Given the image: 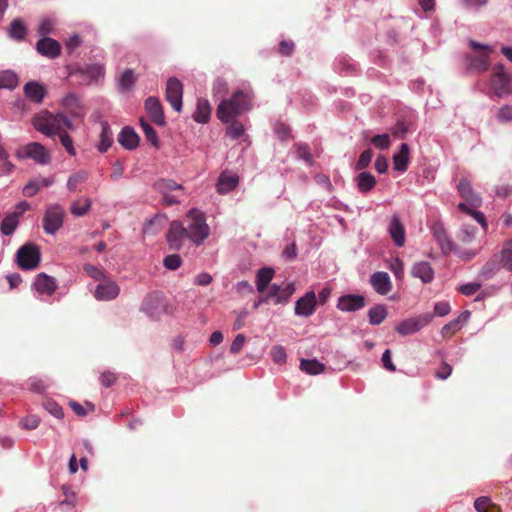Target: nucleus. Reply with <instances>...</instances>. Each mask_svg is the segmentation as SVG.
I'll use <instances>...</instances> for the list:
<instances>
[{
    "instance_id": "f257e3e1",
    "label": "nucleus",
    "mask_w": 512,
    "mask_h": 512,
    "mask_svg": "<svg viewBox=\"0 0 512 512\" xmlns=\"http://www.w3.org/2000/svg\"><path fill=\"white\" fill-rule=\"evenodd\" d=\"M250 109L249 97L242 91L235 92L230 99L223 100L217 107V117L223 123H229L244 111Z\"/></svg>"
},
{
    "instance_id": "f03ea898",
    "label": "nucleus",
    "mask_w": 512,
    "mask_h": 512,
    "mask_svg": "<svg viewBox=\"0 0 512 512\" xmlns=\"http://www.w3.org/2000/svg\"><path fill=\"white\" fill-rule=\"evenodd\" d=\"M34 128L48 136H52L55 131L73 129V125L63 114L53 115L48 111H42L38 115H34Z\"/></svg>"
},
{
    "instance_id": "7ed1b4c3",
    "label": "nucleus",
    "mask_w": 512,
    "mask_h": 512,
    "mask_svg": "<svg viewBox=\"0 0 512 512\" xmlns=\"http://www.w3.org/2000/svg\"><path fill=\"white\" fill-rule=\"evenodd\" d=\"M185 222L189 240L196 245L202 244L209 236V226L206 224L205 215L197 209H191L186 215Z\"/></svg>"
},
{
    "instance_id": "20e7f679",
    "label": "nucleus",
    "mask_w": 512,
    "mask_h": 512,
    "mask_svg": "<svg viewBox=\"0 0 512 512\" xmlns=\"http://www.w3.org/2000/svg\"><path fill=\"white\" fill-rule=\"evenodd\" d=\"M433 235L445 255L453 252L463 260H471L477 254V250L461 249L456 244H454L441 224H436L433 226Z\"/></svg>"
},
{
    "instance_id": "39448f33",
    "label": "nucleus",
    "mask_w": 512,
    "mask_h": 512,
    "mask_svg": "<svg viewBox=\"0 0 512 512\" xmlns=\"http://www.w3.org/2000/svg\"><path fill=\"white\" fill-rule=\"evenodd\" d=\"M490 84L493 92L498 97H504L512 93L510 77L505 72L504 66L502 64H497L494 66V72L491 76Z\"/></svg>"
},
{
    "instance_id": "423d86ee",
    "label": "nucleus",
    "mask_w": 512,
    "mask_h": 512,
    "mask_svg": "<svg viewBox=\"0 0 512 512\" xmlns=\"http://www.w3.org/2000/svg\"><path fill=\"white\" fill-rule=\"evenodd\" d=\"M169 248L180 250L186 239H189L188 229L181 221H172L166 235Z\"/></svg>"
},
{
    "instance_id": "0eeeda50",
    "label": "nucleus",
    "mask_w": 512,
    "mask_h": 512,
    "mask_svg": "<svg viewBox=\"0 0 512 512\" xmlns=\"http://www.w3.org/2000/svg\"><path fill=\"white\" fill-rule=\"evenodd\" d=\"M432 314L424 313L414 318H409L399 323L395 330L401 335H409L418 332L432 321Z\"/></svg>"
},
{
    "instance_id": "6e6552de",
    "label": "nucleus",
    "mask_w": 512,
    "mask_h": 512,
    "mask_svg": "<svg viewBox=\"0 0 512 512\" xmlns=\"http://www.w3.org/2000/svg\"><path fill=\"white\" fill-rule=\"evenodd\" d=\"M64 211L58 206L49 207L43 217V228L46 233L54 234L63 224Z\"/></svg>"
},
{
    "instance_id": "1a4fd4ad",
    "label": "nucleus",
    "mask_w": 512,
    "mask_h": 512,
    "mask_svg": "<svg viewBox=\"0 0 512 512\" xmlns=\"http://www.w3.org/2000/svg\"><path fill=\"white\" fill-rule=\"evenodd\" d=\"M165 95L173 109L180 112L182 109L183 85L177 78L171 77L168 79Z\"/></svg>"
},
{
    "instance_id": "9d476101",
    "label": "nucleus",
    "mask_w": 512,
    "mask_h": 512,
    "mask_svg": "<svg viewBox=\"0 0 512 512\" xmlns=\"http://www.w3.org/2000/svg\"><path fill=\"white\" fill-rule=\"evenodd\" d=\"M120 292L118 284L111 279L104 278L96 286L94 297L100 301H109L115 299Z\"/></svg>"
},
{
    "instance_id": "9b49d317",
    "label": "nucleus",
    "mask_w": 512,
    "mask_h": 512,
    "mask_svg": "<svg viewBox=\"0 0 512 512\" xmlns=\"http://www.w3.org/2000/svg\"><path fill=\"white\" fill-rule=\"evenodd\" d=\"M36 50L42 56L55 59L61 54V45L58 41L50 37H42L36 43Z\"/></svg>"
},
{
    "instance_id": "f8f14e48",
    "label": "nucleus",
    "mask_w": 512,
    "mask_h": 512,
    "mask_svg": "<svg viewBox=\"0 0 512 512\" xmlns=\"http://www.w3.org/2000/svg\"><path fill=\"white\" fill-rule=\"evenodd\" d=\"M316 295L313 291H308L303 297L297 300L295 305V314L298 316L309 317L316 309Z\"/></svg>"
},
{
    "instance_id": "ddd939ff",
    "label": "nucleus",
    "mask_w": 512,
    "mask_h": 512,
    "mask_svg": "<svg viewBox=\"0 0 512 512\" xmlns=\"http://www.w3.org/2000/svg\"><path fill=\"white\" fill-rule=\"evenodd\" d=\"M145 109L150 119L159 126L165 125V117L162 105L157 97H148L145 101Z\"/></svg>"
},
{
    "instance_id": "4468645a",
    "label": "nucleus",
    "mask_w": 512,
    "mask_h": 512,
    "mask_svg": "<svg viewBox=\"0 0 512 512\" xmlns=\"http://www.w3.org/2000/svg\"><path fill=\"white\" fill-rule=\"evenodd\" d=\"M388 232L391 236L394 244L397 247H403L405 245L406 237H405V228L402 224L398 215H393L391 217Z\"/></svg>"
},
{
    "instance_id": "2eb2a0df",
    "label": "nucleus",
    "mask_w": 512,
    "mask_h": 512,
    "mask_svg": "<svg viewBox=\"0 0 512 512\" xmlns=\"http://www.w3.org/2000/svg\"><path fill=\"white\" fill-rule=\"evenodd\" d=\"M34 289L40 294L50 296L57 289L56 279L46 273H39L34 280Z\"/></svg>"
},
{
    "instance_id": "dca6fc26",
    "label": "nucleus",
    "mask_w": 512,
    "mask_h": 512,
    "mask_svg": "<svg viewBox=\"0 0 512 512\" xmlns=\"http://www.w3.org/2000/svg\"><path fill=\"white\" fill-rule=\"evenodd\" d=\"M365 306V299L361 295L348 294L338 299L337 308L341 311H357Z\"/></svg>"
},
{
    "instance_id": "f3484780",
    "label": "nucleus",
    "mask_w": 512,
    "mask_h": 512,
    "mask_svg": "<svg viewBox=\"0 0 512 512\" xmlns=\"http://www.w3.org/2000/svg\"><path fill=\"white\" fill-rule=\"evenodd\" d=\"M239 184V177L231 172L224 171L220 174L216 189L220 194H227L235 189Z\"/></svg>"
},
{
    "instance_id": "a211bd4d",
    "label": "nucleus",
    "mask_w": 512,
    "mask_h": 512,
    "mask_svg": "<svg viewBox=\"0 0 512 512\" xmlns=\"http://www.w3.org/2000/svg\"><path fill=\"white\" fill-rule=\"evenodd\" d=\"M370 283L380 295H387L392 289L390 277L386 272H375L371 276Z\"/></svg>"
},
{
    "instance_id": "6ab92c4d",
    "label": "nucleus",
    "mask_w": 512,
    "mask_h": 512,
    "mask_svg": "<svg viewBox=\"0 0 512 512\" xmlns=\"http://www.w3.org/2000/svg\"><path fill=\"white\" fill-rule=\"evenodd\" d=\"M16 263L22 270H32V242H26L16 253Z\"/></svg>"
},
{
    "instance_id": "aec40b11",
    "label": "nucleus",
    "mask_w": 512,
    "mask_h": 512,
    "mask_svg": "<svg viewBox=\"0 0 512 512\" xmlns=\"http://www.w3.org/2000/svg\"><path fill=\"white\" fill-rule=\"evenodd\" d=\"M164 307L162 296L156 292L149 294L143 302V308L152 316L158 315Z\"/></svg>"
},
{
    "instance_id": "412c9836",
    "label": "nucleus",
    "mask_w": 512,
    "mask_h": 512,
    "mask_svg": "<svg viewBox=\"0 0 512 512\" xmlns=\"http://www.w3.org/2000/svg\"><path fill=\"white\" fill-rule=\"evenodd\" d=\"M465 59L469 69L480 73L487 71L490 66L488 53H483L480 55H467Z\"/></svg>"
},
{
    "instance_id": "4be33fe9",
    "label": "nucleus",
    "mask_w": 512,
    "mask_h": 512,
    "mask_svg": "<svg viewBox=\"0 0 512 512\" xmlns=\"http://www.w3.org/2000/svg\"><path fill=\"white\" fill-rule=\"evenodd\" d=\"M460 196L471 206H479L481 199L473 192L470 182L467 179H461L457 185Z\"/></svg>"
},
{
    "instance_id": "5701e85b",
    "label": "nucleus",
    "mask_w": 512,
    "mask_h": 512,
    "mask_svg": "<svg viewBox=\"0 0 512 512\" xmlns=\"http://www.w3.org/2000/svg\"><path fill=\"white\" fill-rule=\"evenodd\" d=\"M118 142L128 150L135 149L139 144V136L131 127H124L118 136Z\"/></svg>"
},
{
    "instance_id": "b1692460",
    "label": "nucleus",
    "mask_w": 512,
    "mask_h": 512,
    "mask_svg": "<svg viewBox=\"0 0 512 512\" xmlns=\"http://www.w3.org/2000/svg\"><path fill=\"white\" fill-rule=\"evenodd\" d=\"M62 104L65 107V109H67L68 112L74 117L80 118L83 117L85 114V110L80 102V99L74 94L67 95L63 99Z\"/></svg>"
},
{
    "instance_id": "393cba45",
    "label": "nucleus",
    "mask_w": 512,
    "mask_h": 512,
    "mask_svg": "<svg viewBox=\"0 0 512 512\" xmlns=\"http://www.w3.org/2000/svg\"><path fill=\"white\" fill-rule=\"evenodd\" d=\"M412 275L420 278L423 283H430L434 278V271L428 262L416 263L412 268Z\"/></svg>"
},
{
    "instance_id": "a878e982",
    "label": "nucleus",
    "mask_w": 512,
    "mask_h": 512,
    "mask_svg": "<svg viewBox=\"0 0 512 512\" xmlns=\"http://www.w3.org/2000/svg\"><path fill=\"white\" fill-rule=\"evenodd\" d=\"M469 318V312L462 313L457 319H454L444 325L441 329V334L444 338H450L458 330L461 329L462 324L465 323Z\"/></svg>"
},
{
    "instance_id": "bb28decb",
    "label": "nucleus",
    "mask_w": 512,
    "mask_h": 512,
    "mask_svg": "<svg viewBox=\"0 0 512 512\" xmlns=\"http://www.w3.org/2000/svg\"><path fill=\"white\" fill-rule=\"evenodd\" d=\"M409 146L406 143L401 145L400 151L394 155L393 164L394 169L399 172H404L407 170L408 160H409Z\"/></svg>"
},
{
    "instance_id": "cd10ccee",
    "label": "nucleus",
    "mask_w": 512,
    "mask_h": 512,
    "mask_svg": "<svg viewBox=\"0 0 512 512\" xmlns=\"http://www.w3.org/2000/svg\"><path fill=\"white\" fill-rule=\"evenodd\" d=\"M274 270L270 267L260 268L256 275V286L259 292H264L270 281L273 279Z\"/></svg>"
},
{
    "instance_id": "c85d7f7f",
    "label": "nucleus",
    "mask_w": 512,
    "mask_h": 512,
    "mask_svg": "<svg viewBox=\"0 0 512 512\" xmlns=\"http://www.w3.org/2000/svg\"><path fill=\"white\" fill-rule=\"evenodd\" d=\"M357 188L361 193L371 191L376 185V179L370 172H361L357 178Z\"/></svg>"
},
{
    "instance_id": "c756f323",
    "label": "nucleus",
    "mask_w": 512,
    "mask_h": 512,
    "mask_svg": "<svg viewBox=\"0 0 512 512\" xmlns=\"http://www.w3.org/2000/svg\"><path fill=\"white\" fill-rule=\"evenodd\" d=\"M211 115V107L207 100L199 99L197 102L196 112L194 113V120L198 123L208 122Z\"/></svg>"
},
{
    "instance_id": "7c9ffc66",
    "label": "nucleus",
    "mask_w": 512,
    "mask_h": 512,
    "mask_svg": "<svg viewBox=\"0 0 512 512\" xmlns=\"http://www.w3.org/2000/svg\"><path fill=\"white\" fill-rule=\"evenodd\" d=\"M477 228L468 224H463L457 232L456 239L458 242L468 245L476 238Z\"/></svg>"
},
{
    "instance_id": "2f4dec72",
    "label": "nucleus",
    "mask_w": 512,
    "mask_h": 512,
    "mask_svg": "<svg viewBox=\"0 0 512 512\" xmlns=\"http://www.w3.org/2000/svg\"><path fill=\"white\" fill-rule=\"evenodd\" d=\"M154 189L161 194H169L176 191H182L183 187L170 179H160L153 185Z\"/></svg>"
},
{
    "instance_id": "473e14b6",
    "label": "nucleus",
    "mask_w": 512,
    "mask_h": 512,
    "mask_svg": "<svg viewBox=\"0 0 512 512\" xmlns=\"http://www.w3.org/2000/svg\"><path fill=\"white\" fill-rule=\"evenodd\" d=\"M477 512H502L501 507L491 501L489 497H478L474 502Z\"/></svg>"
},
{
    "instance_id": "72a5a7b5",
    "label": "nucleus",
    "mask_w": 512,
    "mask_h": 512,
    "mask_svg": "<svg viewBox=\"0 0 512 512\" xmlns=\"http://www.w3.org/2000/svg\"><path fill=\"white\" fill-rule=\"evenodd\" d=\"M300 369L309 375H317L323 372L324 365L316 359H302Z\"/></svg>"
},
{
    "instance_id": "f704fd0d",
    "label": "nucleus",
    "mask_w": 512,
    "mask_h": 512,
    "mask_svg": "<svg viewBox=\"0 0 512 512\" xmlns=\"http://www.w3.org/2000/svg\"><path fill=\"white\" fill-rule=\"evenodd\" d=\"M101 126H102L101 135H100L101 141L98 146V149L100 152H106L108 150V148L113 143V134H112V131H111L109 125L106 122H103L101 124Z\"/></svg>"
},
{
    "instance_id": "c9c22d12",
    "label": "nucleus",
    "mask_w": 512,
    "mask_h": 512,
    "mask_svg": "<svg viewBox=\"0 0 512 512\" xmlns=\"http://www.w3.org/2000/svg\"><path fill=\"white\" fill-rule=\"evenodd\" d=\"M369 322L372 325L381 324L387 317V310L384 305H377L368 311Z\"/></svg>"
},
{
    "instance_id": "e433bc0d",
    "label": "nucleus",
    "mask_w": 512,
    "mask_h": 512,
    "mask_svg": "<svg viewBox=\"0 0 512 512\" xmlns=\"http://www.w3.org/2000/svg\"><path fill=\"white\" fill-rule=\"evenodd\" d=\"M500 263L502 267L512 272V239L501 250Z\"/></svg>"
},
{
    "instance_id": "4c0bfd02",
    "label": "nucleus",
    "mask_w": 512,
    "mask_h": 512,
    "mask_svg": "<svg viewBox=\"0 0 512 512\" xmlns=\"http://www.w3.org/2000/svg\"><path fill=\"white\" fill-rule=\"evenodd\" d=\"M18 225L17 214H8L1 222V232L9 236L11 235Z\"/></svg>"
},
{
    "instance_id": "58836bf2",
    "label": "nucleus",
    "mask_w": 512,
    "mask_h": 512,
    "mask_svg": "<svg viewBox=\"0 0 512 512\" xmlns=\"http://www.w3.org/2000/svg\"><path fill=\"white\" fill-rule=\"evenodd\" d=\"M91 206V200L89 198H81L76 200L71 206V213L75 216L85 215Z\"/></svg>"
},
{
    "instance_id": "ea45409f",
    "label": "nucleus",
    "mask_w": 512,
    "mask_h": 512,
    "mask_svg": "<svg viewBox=\"0 0 512 512\" xmlns=\"http://www.w3.org/2000/svg\"><path fill=\"white\" fill-rule=\"evenodd\" d=\"M51 160L49 151L41 144L34 142V161L42 165L48 164Z\"/></svg>"
},
{
    "instance_id": "a19ab883",
    "label": "nucleus",
    "mask_w": 512,
    "mask_h": 512,
    "mask_svg": "<svg viewBox=\"0 0 512 512\" xmlns=\"http://www.w3.org/2000/svg\"><path fill=\"white\" fill-rule=\"evenodd\" d=\"M18 85V77L12 71L0 74V88L14 89Z\"/></svg>"
},
{
    "instance_id": "79ce46f5",
    "label": "nucleus",
    "mask_w": 512,
    "mask_h": 512,
    "mask_svg": "<svg viewBox=\"0 0 512 512\" xmlns=\"http://www.w3.org/2000/svg\"><path fill=\"white\" fill-rule=\"evenodd\" d=\"M27 29L21 20L15 19L9 29V36L16 40H22L26 35Z\"/></svg>"
},
{
    "instance_id": "37998d69",
    "label": "nucleus",
    "mask_w": 512,
    "mask_h": 512,
    "mask_svg": "<svg viewBox=\"0 0 512 512\" xmlns=\"http://www.w3.org/2000/svg\"><path fill=\"white\" fill-rule=\"evenodd\" d=\"M52 135H57L59 137L62 146L66 149L69 155L74 156L76 154L72 138L67 134V131H55Z\"/></svg>"
},
{
    "instance_id": "c03bdc74",
    "label": "nucleus",
    "mask_w": 512,
    "mask_h": 512,
    "mask_svg": "<svg viewBox=\"0 0 512 512\" xmlns=\"http://www.w3.org/2000/svg\"><path fill=\"white\" fill-rule=\"evenodd\" d=\"M141 127L147 141L150 142L153 146L158 147L159 140L154 128L144 120H141Z\"/></svg>"
},
{
    "instance_id": "a18cd8bd",
    "label": "nucleus",
    "mask_w": 512,
    "mask_h": 512,
    "mask_svg": "<svg viewBox=\"0 0 512 512\" xmlns=\"http://www.w3.org/2000/svg\"><path fill=\"white\" fill-rule=\"evenodd\" d=\"M226 134L232 139H238L244 134V126L242 123L232 120L229 122Z\"/></svg>"
},
{
    "instance_id": "49530a36",
    "label": "nucleus",
    "mask_w": 512,
    "mask_h": 512,
    "mask_svg": "<svg viewBox=\"0 0 512 512\" xmlns=\"http://www.w3.org/2000/svg\"><path fill=\"white\" fill-rule=\"evenodd\" d=\"M87 173L84 171H79L73 174L67 182V187L70 191H75L78 188V185L84 183L87 180Z\"/></svg>"
},
{
    "instance_id": "de8ad7c7",
    "label": "nucleus",
    "mask_w": 512,
    "mask_h": 512,
    "mask_svg": "<svg viewBox=\"0 0 512 512\" xmlns=\"http://www.w3.org/2000/svg\"><path fill=\"white\" fill-rule=\"evenodd\" d=\"M458 208L471 215L477 222H479L484 228L487 227V223H486V220H485V216L483 213L479 212V211H476V210H473L471 208L468 207V205L466 203H460L458 205Z\"/></svg>"
},
{
    "instance_id": "09e8293b",
    "label": "nucleus",
    "mask_w": 512,
    "mask_h": 512,
    "mask_svg": "<svg viewBox=\"0 0 512 512\" xmlns=\"http://www.w3.org/2000/svg\"><path fill=\"white\" fill-rule=\"evenodd\" d=\"M136 78L134 76L133 70L127 69L123 72L120 78V88L122 90H129L135 83Z\"/></svg>"
},
{
    "instance_id": "8fccbe9b",
    "label": "nucleus",
    "mask_w": 512,
    "mask_h": 512,
    "mask_svg": "<svg viewBox=\"0 0 512 512\" xmlns=\"http://www.w3.org/2000/svg\"><path fill=\"white\" fill-rule=\"evenodd\" d=\"M270 355L276 364L281 365L286 362V351L284 347L280 345L273 346L270 350Z\"/></svg>"
},
{
    "instance_id": "3c124183",
    "label": "nucleus",
    "mask_w": 512,
    "mask_h": 512,
    "mask_svg": "<svg viewBox=\"0 0 512 512\" xmlns=\"http://www.w3.org/2000/svg\"><path fill=\"white\" fill-rule=\"evenodd\" d=\"M295 147L298 158L303 159L309 165H312L313 160L308 145L304 143H298L295 145Z\"/></svg>"
},
{
    "instance_id": "603ef678",
    "label": "nucleus",
    "mask_w": 512,
    "mask_h": 512,
    "mask_svg": "<svg viewBox=\"0 0 512 512\" xmlns=\"http://www.w3.org/2000/svg\"><path fill=\"white\" fill-rule=\"evenodd\" d=\"M61 490L64 495V499L61 501V505H68L69 507H73L76 502L75 492L67 485H63Z\"/></svg>"
},
{
    "instance_id": "864d4df0",
    "label": "nucleus",
    "mask_w": 512,
    "mask_h": 512,
    "mask_svg": "<svg viewBox=\"0 0 512 512\" xmlns=\"http://www.w3.org/2000/svg\"><path fill=\"white\" fill-rule=\"evenodd\" d=\"M83 270L89 277L93 278L94 280L101 281L106 278L104 273L98 267L90 263L84 264Z\"/></svg>"
},
{
    "instance_id": "5fc2aeb1",
    "label": "nucleus",
    "mask_w": 512,
    "mask_h": 512,
    "mask_svg": "<svg viewBox=\"0 0 512 512\" xmlns=\"http://www.w3.org/2000/svg\"><path fill=\"white\" fill-rule=\"evenodd\" d=\"M371 143L378 149L385 150L390 147L391 141L388 134H381L374 136Z\"/></svg>"
},
{
    "instance_id": "6e6d98bb",
    "label": "nucleus",
    "mask_w": 512,
    "mask_h": 512,
    "mask_svg": "<svg viewBox=\"0 0 512 512\" xmlns=\"http://www.w3.org/2000/svg\"><path fill=\"white\" fill-rule=\"evenodd\" d=\"M163 264L168 270H176L182 264V259L177 254H171L164 258Z\"/></svg>"
},
{
    "instance_id": "4d7b16f0",
    "label": "nucleus",
    "mask_w": 512,
    "mask_h": 512,
    "mask_svg": "<svg viewBox=\"0 0 512 512\" xmlns=\"http://www.w3.org/2000/svg\"><path fill=\"white\" fill-rule=\"evenodd\" d=\"M295 292L294 283H288L284 288H281L280 296L275 300L276 304L285 303Z\"/></svg>"
},
{
    "instance_id": "13d9d810",
    "label": "nucleus",
    "mask_w": 512,
    "mask_h": 512,
    "mask_svg": "<svg viewBox=\"0 0 512 512\" xmlns=\"http://www.w3.org/2000/svg\"><path fill=\"white\" fill-rule=\"evenodd\" d=\"M69 406L74 411V413L77 414L78 416H85L88 414L89 411L90 412L94 411V405L91 403H87V408H85L81 404H79L75 401H71L69 403Z\"/></svg>"
},
{
    "instance_id": "bf43d9fd",
    "label": "nucleus",
    "mask_w": 512,
    "mask_h": 512,
    "mask_svg": "<svg viewBox=\"0 0 512 512\" xmlns=\"http://www.w3.org/2000/svg\"><path fill=\"white\" fill-rule=\"evenodd\" d=\"M372 159V151L370 149H367L363 151L356 163V169L357 170H363L370 164Z\"/></svg>"
},
{
    "instance_id": "052dcab7",
    "label": "nucleus",
    "mask_w": 512,
    "mask_h": 512,
    "mask_svg": "<svg viewBox=\"0 0 512 512\" xmlns=\"http://www.w3.org/2000/svg\"><path fill=\"white\" fill-rule=\"evenodd\" d=\"M497 119L500 123H507L512 121V106H502L497 113Z\"/></svg>"
},
{
    "instance_id": "680f3d73",
    "label": "nucleus",
    "mask_w": 512,
    "mask_h": 512,
    "mask_svg": "<svg viewBox=\"0 0 512 512\" xmlns=\"http://www.w3.org/2000/svg\"><path fill=\"white\" fill-rule=\"evenodd\" d=\"M54 29V22L51 19H43L39 25L38 33L42 37H47L50 33H52Z\"/></svg>"
},
{
    "instance_id": "e2e57ef3",
    "label": "nucleus",
    "mask_w": 512,
    "mask_h": 512,
    "mask_svg": "<svg viewBox=\"0 0 512 512\" xmlns=\"http://www.w3.org/2000/svg\"><path fill=\"white\" fill-rule=\"evenodd\" d=\"M245 342H246L245 335L244 334H238L235 337V339L233 340V342H232V344L230 346V352L232 354H238L242 350Z\"/></svg>"
},
{
    "instance_id": "0e129e2a",
    "label": "nucleus",
    "mask_w": 512,
    "mask_h": 512,
    "mask_svg": "<svg viewBox=\"0 0 512 512\" xmlns=\"http://www.w3.org/2000/svg\"><path fill=\"white\" fill-rule=\"evenodd\" d=\"M481 288L480 283H468L460 286L459 291L466 296H471L475 294Z\"/></svg>"
},
{
    "instance_id": "69168bd1",
    "label": "nucleus",
    "mask_w": 512,
    "mask_h": 512,
    "mask_svg": "<svg viewBox=\"0 0 512 512\" xmlns=\"http://www.w3.org/2000/svg\"><path fill=\"white\" fill-rule=\"evenodd\" d=\"M116 379V375L110 371L103 372L99 378L100 383L105 387L112 386L115 383Z\"/></svg>"
},
{
    "instance_id": "338daca9",
    "label": "nucleus",
    "mask_w": 512,
    "mask_h": 512,
    "mask_svg": "<svg viewBox=\"0 0 512 512\" xmlns=\"http://www.w3.org/2000/svg\"><path fill=\"white\" fill-rule=\"evenodd\" d=\"M451 373H452V367L448 363L444 362L439 367V369L436 371L435 376L438 379L445 380L451 375Z\"/></svg>"
},
{
    "instance_id": "774afa93",
    "label": "nucleus",
    "mask_w": 512,
    "mask_h": 512,
    "mask_svg": "<svg viewBox=\"0 0 512 512\" xmlns=\"http://www.w3.org/2000/svg\"><path fill=\"white\" fill-rule=\"evenodd\" d=\"M391 133L395 138L402 139L407 133V127L404 122H397L391 129Z\"/></svg>"
}]
</instances>
